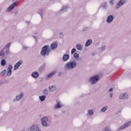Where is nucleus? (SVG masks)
<instances>
[{
  "label": "nucleus",
  "instance_id": "obj_1",
  "mask_svg": "<svg viewBox=\"0 0 131 131\" xmlns=\"http://www.w3.org/2000/svg\"><path fill=\"white\" fill-rule=\"evenodd\" d=\"M50 52H51V48H50V46L49 45H46L43 46L41 49V55L42 56H47L50 54Z\"/></svg>",
  "mask_w": 131,
  "mask_h": 131
},
{
  "label": "nucleus",
  "instance_id": "obj_2",
  "mask_svg": "<svg viewBox=\"0 0 131 131\" xmlns=\"http://www.w3.org/2000/svg\"><path fill=\"white\" fill-rule=\"evenodd\" d=\"M76 67V62L75 61H71L66 64V69L70 70V69H73Z\"/></svg>",
  "mask_w": 131,
  "mask_h": 131
},
{
  "label": "nucleus",
  "instance_id": "obj_3",
  "mask_svg": "<svg viewBox=\"0 0 131 131\" xmlns=\"http://www.w3.org/2000/svg\"><path fill=\"white\" fill-rule=\"evenodd\" d=\"M90 80L92 82V84H94V83H96V82L99 80V76L96 75L94 77H92Z\"/></svg>",
  "mask_w": 131,
  "mask_h": 131
},
{
  "label": "nucleus",
  "instance_id": "obj_4",
  "mask_svg": "<svg viewBox=\"0 0 131 131\" xmlns=\"http://www.w3.org/2000/svg\"><path fill=\"white\" fill-rule=\"evenodd\" d=\"M48 119L47 117H44L42 118L41 123L43 126H48V123H47V122H48Z\"/></svg>",
  "mask_w": 131,
  "mask_h": 131
},
{
  "label": "nucleus",
  "instance_id": "obj_5",
  "mask_svg": "<svg viewBox=\"0 0 131 131\" xmlns=\"http://www.w3.org/2000/svg\"><path fill=\"white\" fill-rule=\"evenodd\" d=\"M23 61L22 60H19L18 61L14 66V70H17V69H18V68H19L20 67V66H21V64H22Z\"/></svg>",
  "mask_w": 131,
  "mask_h": 131
},
{
  "label": "nucleus",
  "instance_id": "obj_6",
  "mask_svg": "<svg viewBox=\"0 0 131 131\" xmlns=\"http://www.w3.org/2000/svg\"><path fill=\"white\" fill-rule=\"evenodd\" d=\"M12 69H13V66H12V65H9L8 69V72H7V75L8 76H9V75H11V74H12Z\"/></svg>",
  "mask_w": 131,
  "mask_h": 131
},
{
  "label": "nucleus",
  "instance_id": "obj_7",
  "mask_svg": "<svg viewBox=\"0 0 131 131\" xmlns=\"http://www.w3.org/2000/svg\"><path fill=\"white\" fill-rule=\"evenodd\" d=\"M17 4H18V2L14 3L12 5H11L9 7L8 9V11H11V10H13V9L15 8Z\"/></svg>",
  "mask_w": 131,
  "mask_h": 131
},
{
  "label": "nucleus",
  "instance_id": "obj_8",
  "mask_svg": "<svg viewBox=\"0 0 131 131\" xmlns=\"http://www.w3.org/2000/svg\"><path fill=\"white\" fill-rule=\"evenodd\" d=\"M58 47V43L54 42L51 45L52 50H55Z\"/></svg>",
  "mask_w": 131,
  "mask_h": 131
},
{
  "label": "nucleus",
  "instance_id": "obj_9",
  "mask_svg": "<svg viewBox=\"0 0 131 131\" xmlns=\"http://www.w3.org/2000/svg\"><path fill=\"white\" fill-rule=\"evenodd\" d=\"M131 122H128L127 123H125L124 125V126H121L120 128V129H123V128H126V127H128V126H129L130 125Z\"/></svg>",
  "mask_w": 131,
  "mask_h": 131
},
{
  "label": "nucleus",
  "instance_id": "obj_10",
  "mask_svg": "<svg viewBox=\"0 0 131 131\" xmlns=\"http://www.w3.org/2000/svg\"><path fill=\"white\" fill-rule=\"evenodd\" d=\"M113 21V16L109 15L107 18V23H111V21Z\"/></svg>",
  "mask_w": 131,
  "mask_h": 131
},
{
  "label": "nucleus",
  "instance_id": "obj_11",
  "mask_svg": "<svg viewBox=\"0 0 131 131\" xmlns=\"http://www.w3.org/2000/svg\"><path fill=\"white\" fill-rule=\"evenodd\" d=\"M125 3V0H121L119 3L117 4V8H119L121 6H122L123 4Z\"/></svg>",
  "mask_w": 131,
  "mask_h": 131
},
{
  "label": "nucleus",
  "instance_id": "obj_12",
  "mask_svg": "<svg viewBox=\"0 0 131 131\" xmlns=\"http://www.w3.org/2000/svg\"><path fill=\"white\" fill-rule=\"evenodd\" d=\"M127 97V94L124 93L122 95L119 96L120 100H123V99H125Z\"/></svg>",
  "mask_w": 131,
  "mask_h": 131
},
{
  "label": "nucleus",
  "instance_id": "obj_13",
  "mask_svg": "<svg viewBox=\"0 0 131 131\" xmlns=\"http://www.w3.org/2000/svg\"><path fill=\"white\" fill-rule=\"evenodd\" d=\"M57 103L55 104L54 108H55L56 109H59V108H61V107H62V105L60 103V102L57 100Z\"/></svg>",
  "mask_w": 131,
  "mask_h": 131
},
{
  "label": "nucleus",
  "instance_id": "obj_14",
  "mask_svg": "<svg viewBox=\"0 0 131 131\" xmlns=\"http://www.w3.org/2000/svg\"><path fill=\"white\" fill-rule=\"evenodd\" d=\"M93 42V41L91 39V40H88L85 44V47H89V46H91V45H92Z\"/></svg>",
  "mask_w": 131,
  "mask_h": 131
},
{
  "label": "nucleus",
  "instance_id": "obj_15",
  "mask_svg": "<svg viewBox=\"0 0 131 131\" xmlns=\"http://www.w3.org/2000/svg\"><path fill=\"white\" fill-rule=\"evenodd\" d=\"M38 73H37V72H34L32 74V76L34 78H37V77H38Z\"/></svg>",
  "mask_w": 131,
  "mask_h": 131
},
{
  "label": "nucleus",
  "instance_id": "obj_16",
  "mask_svg": "<svg viewBox=\"0 0 131 131\" xmlns=\"http://www.w3.org/2000/svg\"><path fill=\"white\" fill-rule=\"evenodd\" d=\"M63 61H66L69 59V55L68 54H65L63 55L62 58Z\"/></svg>",
  "mask_w": 131,
  "mask_h": 131
},
{
  "label": "nucleus",
  "instance_id": "obj_17",
  "mask_svg": "<svg viewBox=\"0 0 131 131\" xmlns=\"http://www.w3.org/2000/svg\"><path fill=\"white\" fill-rule=\"evenodd\" d=\"M57 72V71H53L50 74H49L48 76L47 77L48 78H50V77H52V76H53V75H54V74H56V73Z\"/></svg>",
  "mask_w": 131,
  "mask_h": 131
},
{
  "label": "nucleus",
  "instance_id": "obj_18",
  "mask_svg": "<svg viewBox=\"0 0 131 131\" xmlns=\"http://www.w3.org/2000/svg\"><path fill=\"white\" fill-rule=\"evenodd\" d=\"M22 97H23V94H20L19 96H16V99L14 100V102H15V101H19V100H20Z\"/></svg>",
  "mask_w": 131,
  "mask_h": 131
},
{
  "label": "nucleus",
  "instance_id": "obj_19",
  "mask_svg": "<svg viewBox=\"0 0 131 131\" xmlns=\"http://www.w3.org/2000/svg\"><path fill=\"white\" fill-rule=\"evenodd\" d=\"M76 48L78 51H81V50H82V46H81V45L80 44L77 45Z\"/></svg>",
  "mask_w": 131,
  "mask_h": 131
},
{
  "label": "nucleus",
  "instance_id": "obj_20",
  "mask_svg": "<svg viewBox=\"0 0 131 131\" xmlns=\"http://www.w3.org/2000/svg\"><path fill=\"white\" fill-rule=\"evenodd\" d=\"M49 89L51 92H54L56 90V86L52 85L49 87Z\"/></svg>",
  "mask_w": 131,
  "mask_h": 131
},
{
  "label": "nucleus",
  "instance_id": "obj_21",
  "mask_svg": "<svg viewBox=\"0 0 131 131\" xmlns=\"http://www.w3.org/2000/svg\"><path fill=\"white\" fill-rule=\"evenodd\" d=\"M39 100L41 101V102L45 100H46V96L43 95L39 96Z\"/></svg>",
  "mask_w": 131,
  "mask_h": 131
},
{
  "label": "nucleus",
  "instance_id": "obj_22",
  "mask_svg": "<svg viewBox=\"0 0 131 131\" xmlns=\"http://www.w3.org/2000/svg\"><path fill=\"white\" fill-rule=\"evenodd\" d=\"M6 60L2 59V61H1L2 66H5V65H6Z\"/></svg>",
  "mask_w": 131,
  "mask_h": 131
},
{
  "label": "nucleus",
  "instance_id": "obj_23",
  "mask_svg": "<svg viewBox=\"0 0 131 131\" xmlns=\"http://www.w3.org/2000/svg\"><path fill=\"white\" fill-rule=\"evenodd\" d=\"M68 8V7H63L61 8V11H63V12H66V11H67V9Z\"/></svg>",
  "mask_w": 131,
  "mask_h": 131
},
{
  "label": "nucleus",
  "instance_id": "obj_24",
  "mask_svg": "<svg viewBox=\"0 0 131 131\" xmlns=\"http://www.w3.org/2000/svg\"><path fill=\"white\" fill-rule=\"evenodd\" d=\"M107 108L108 107L107 106L103 107L101 109V112H105V111H106V110H107Z\"/></svg>",
  "mask_w": 131,
  "mask_h": 131
},
{
  "label": "nucleus",
  "instance_id": "obj_25",
  "mask_svg": "<svg viewBox=\"0 0 131 131\" xmlns=\"http://www.w3.org/2000/svg\"><path fill=\"white\" fill-rule=\"evenodd\" d=\"M88 114L89 115H92V114H94V112H93V110H89L88 111Z\"/></svg>",
  "mask_w": 131,
  "mask_h": 131
},
{
  "label": "nucleus",
  "instance_id": "obj_26",
  "mask_svg": "<svg viewBox=\"0 0 131 131\" xmlns=\"http://www.w3.org/2000/svg\"><path fill=\"white\" fill-rule=\"evenodd\" d=\"M7 73V71L6 70H4L3 72H1V75L2 76H4V75Z\"/></svg>",
  "mask_w": 131,
  "mask_h": 131
},
{
  "label": "nucleus",
  "instance_id": "obj_27",
  "mask_svg": "<svg viewBox=\"0 0 131 131\" xmlns=\"http://www.w3.org/2000/svg\"><path fill=\"white\" fill-rule=\"evenodd\" d=\"M75 52H76V49H75V48H73V49H72L71 54H74V53H75Z\"/></svg>",
  "mask_w": 131,
  "mask_h": 131
},
{
  "label": "nucleus",
  "instance_id": "obj_28",
  "mask_svg": "<svg viewBox=\"0 0 131 131\" xmlns=\"http://www.w3.org/2000/svg\"><path fill=\"white\" fill-rule=\"evenodd\" d=\"M74 57L75 58H78L79 57V54H78V53H75L74 54Z\"/></svg>",
  "mask_w": 131,
  "mask_h": 131
},
{
  "label": "nucleus",
  "instance_id": "obj_29",
  "mask_svg": "<svg viewBox=\"0 0 131 131\" xmlns=\"http://www.w3.org/2000/svg\"><path fill=\"white\" fill-rule=\"evenodd\" d=\"M43 95H48V90H45L43 91Z\"/></svg>",
  "mask_w": 131,
  "mask_h": 131
},
{
  "label": "nucleus",
  "instance_id": "obj_30",
  "mask_svg": "<svg viewBox=\"0 0 131 131\" xmlns=\"http://www.w3.org/2000/svg\"><path fill=\"white\" fill-rule=\"evenodd\" d=\"M5 55V53H4V51L2 50L0 52V56H4Z\"/></svg>",
  "mask_w": 131,
  "mask_h": 131
},
{
  "label": "nucleus",
  "instance_id": "obj_31",
  "mask_svg": "<svg viewBox=\"0 0 131 131\" xmlns=\"http://www.w3.org/2000/svg\"><path fill=\"white\" fill-rule=\"evenodd\" d=\"M114 3V0H111L110 4L112 5H113V3Z\"/></svg>",
  "mask_w": 131,
  "mask_h": 131
},
{
  "label": "nucleus",
  "instance_id": "obj_32",
  "mask_svg": "<svg viewBox=\"0 0 131 131\" xmlns=\"http://www.w3.org/2000/svg\"><path fill=\"white\" fill-rule=\"evenodd\" d=\"M112 91H113V89H112V88H111V89L109 90V92H112Z\"/></svg>",
  "mask_w": 131,
  "mask_h": 131
},
{
  "label": "nucleus",
  "instance_id": "obj_33",
  "mask_svg": "<svg viewBox=\"0 0 131 131\" xmlns=\"http://www.w3.org/2000/svg\"><path fill=\"white\" fill-rule=\"evenodd\" d=\"M102 50H105V46H103L102 48H101Z\"/></svg>",
  "mask_w": 131,
  "mask_h": 131
},
{
  "label": "nucleus",
  "instance_id": "obj_34",
  "mask_svg": "<svg viewBox=\"0 0 131 131\" xmlns=\"http://www.w3.org/2000/svg\"><path fill=\"white\" fill-rule=\"evenodd\" d=\"M110 97H111V98H112V94H110Z\"/></svg>",
  "mask_w": 131,
  "mask_h": 131
},
{
  "label": "nucleus",
  "instance_id": "obj_35",
  "mask_svg": "<svg viewBox=\"0 0 131 131\" xmlns=\"http://www.w3.org/2000/svg\"><path fill=\"white\" fill-rule=\"evenodd\" d=\"M10 45H11V43H9V46H10Z\"/></svg>",
  "mask_w": 131,
  "mask_h": 131
}]
</instances>
